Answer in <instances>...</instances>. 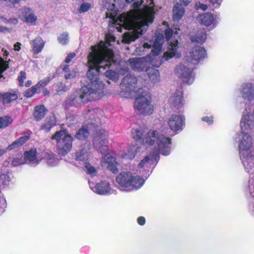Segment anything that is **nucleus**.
<instances>
[{"mask_svg":"<svg viewBox=\"0 0 254 254\" xmlns=\"http://www.w3.org/2000/svg\"><path fill=\"white\" fill-rule=\"evenodd\" d=\"M87 59L89 70L87 76L90 82L86 86L70 95L65 102L64 106L66 108L80 107L87 101L103 95L104 84L98 77V75L114 62V54L107 48L105 42L101 41L98 45L91 46V52Z\"/></svg>","mask_w":254,"mask_h":254,"instance_id":"obj_1","label":"nucleus"},{"mask_svg":"<svg viewBox=\"0 0 254 254\" xmlns=\"http://www.w3.org/2000/svg\"><path fill=\"white\" fill-rule=\"evenodd\" d=\"M133 9L122 13L115 23L122 25L125 29L132 30L124 34L123 42L129 44L146 31L149 24L154 18L153 0H141L133 3Z\"/></svg>","mask_w":254,"mask_h":254,"instance_id":"obj_2","label":"nucleus"},{"mask_svg":"<svg viewBox=\"0 0 254 254\" xmlns=\"http://www.w3.org/2000/svg\"><path fill=\"white\" fill-rule=\"evenodd\" d=\"M143 142L148 144L147 149L149 155L141 160L138 165L140 168L149 167L154 160H159V153L165 156L170 153L171 139L160 134L157 130L150 131Z\"/></svg>","mask_w":254,"mask_h":254,"instance_id":"obj_3","label":"nucleus"},{"mask_svg":"<svg viewBox=\"0 0 254 254\" xmlns=\"http://www.w3.org/2000/svg\"><path fill=\"white\" fill-rule=\"evenodd\" d=\"M238 143L239 153L244 168L247 172L252 173L254 171V150L252 138L249 132L241 131L236 137Z\"/></svg>","mask_w":254,"mask_h":254,"instance_id":"obj_4","label":"nucleus"},{"mask_svg":"<svg viewBox=\"0 0 254 254\" xmlns=\"http://www.w3.org/2000/svg\"><path fill=\"white\" fill-rule=\"evenodd\" d=\"M93 145L103 155L101 162V165L109 169L113 173L118 172L117 162L114 157L111 156L108 152V132L104 129H100L97 131L93 138Z\"/></svg>","mask_w":254,"mask_h":254,"instance_id":"obj_5","label":"nucleus"},{"mask_svg":"<svg viewBox=\"0 0 254 254\" xmlns=\"http://www.w3.org/2000/svg\"><path fill=\"white\" fill-rule=\"evenodd\" d=\"M116 181L120 190L131 191L141 188L144 183V180L133 171H125L121 173Z\"/></svg>","mask_w":254,"mask_h":254,"instance_id":"obj_6","label":"nucleus"},{"mask_svg":"<svg viewBox=\"0 0 254 254\" xmlns=\"http://www.w3.org/2000/svg\"><path fill=\"white\" fill-rule=\"evenodd\" d=\"M134 107L137 114H151L154 111V106L151 94L147 90L139 88L137 91Z\"/></svg>","mask_w":254,"mask_h":254,"instance_id":"obj_7","label":"nucleus"},{"mask_svg":"<svg viewBox=\"0 0 254 254\" xmlns=\"http://www.w3.org/2000/svg\"><path fill=\"white\" fill-rule=\"evenodd\" d=\"M195 63L190 62L188 59L184 60L175 68V74L182 78L184 82L191 84L194 80L193 69Z\"/></svg>","mask_w":254,"mask_h":254,"instance_id":"obj_8","label":"nucleus"},{"mask_svg":"<svg viewBox=\"0 0 254 254\" xmlns=\"http://www.w3.org/2000/svg\"><path fill=\"white\" fill-rule=\"evenodd\" d=\"M178 30H179V29L176 28H175V31H174L171 28L167 29L165 30L166 38L169 41L168 50L164 53L163 58L166 61L169 60L173 57L180 58L181 57V53L178 51V40L175 38V35L178 34Z\"/></svg>","mask_w":254,"mask_h":254,"instance_id":"obj_9","label":"nucleus"},{"mask_svg":"<svg viewBox=\"0 0 254 254\" xmlns=\"http://www.w3.org/2000/svg\"><path fill=\"white\" fill-rule=\"evenodd\" d=\"M51 138L56 140L59 154L65 155L70 151L72 147V137L65 130L57 131Z\"/></svg>","mask_w":254,"mask_h":254,"instance_id":"obj_10","label":"nucleus"},{"mask_svg":"<svg viewBox=\"0 0 254 254\" xmlns=\"http://www.w3.org/2000/svg\"><path fill=\"white\" fill-rule=\"evenodd\" d=\"M240 126L242 132H249L254 129V105H246L242 115Z\"/></svg>","mask_w":254,"mask_h":254,"instance_id":"obj_11","label":"nucleus"},{"mask_svg":"<svg viewBox=\"0 0 254 254\" xmlns=\"http://www.w3.org/2000/svg\"><path fill=\"white\" fill-rule=\"evenodd\" d=\"M45 158L48 160V164L50 166H54L57 163L53 154L49 152H42L41 154H37L36 150H31L24 153L25 163L31 164L37 163L42 158Z\"/></svg>","mask_w":254,"mask_h":254,"instance_id":"obj_12","label":"nucleus"},{"mask_svg":"<svg viewBox=\"0 0 254 254\" xmlns=\"http://www.w3.org/2000/svg\"><path fill=\"white\" fill-rule=\"evenodd\" d=\"M167 124L169 128L176 134L178 131L182 130L185 125V118L181 115H172L168 118Z\"/></svg>","mask_w":254,"mask_h":254,"instance_id":"obj_13","label":"nucleus"},{"mask_svg":"<svg viewBox=\"0 0 254 254\" xmlns=\"http://www.w3.org/2000/svg\"><path fill=\"white\" fill-rule=\"evenodd\" d=\"M137 81L136 77L130 74H127L123 79L121 87L125 92H135L137 93L138 90H136Z\"/></svg>","mask_w":254,"mask_h":254,"instance_id":"obj_14","label":"nucleus"},{"mask_svg":"<svg viewBox=\"0 0 254 254\" xmlns=\"http://www.w3.org/2000/svg\"><path fill=\"white\" fill-rule=\"evenodd\" d=\"M19 17L23 21L33 25L35 24L37 19L33 10L28 7H24L19 11Z\"/></svg>","mask_w":254,"mask_h":254,"instance_id":"obj_15","label":"nucleus"},{"mask_svg":"<svg viewBox=\"0 0 254 254\" xmlns=\"http://www.w3.org/2000/svg\"><path fill=\"white\" fill-rule=\"evenodd\" d=\"M164 42V39L161 36V37H157L156 40L153 43V44H149L148 43H144L142 47H138L136 49V51L138 52L141 49H150L152 47L151 53L153 55L156 56L159 54L162 49V46Z\"/></svg>","mask_w":254,"mask_h":254,"instance_id":"obj_16","label":"nucleus"},{"mask_svg":"<svg viewBox=\"0 0 254 254\" xmlns=\"http://www.w3.org/2000/svg\"><path fill=\"white\" fill-rule=\"evenodd\" d=\"M206 56L205 50L201 47L197 46L191 49L187 55V59L190 58L191 60V62L195 63V61L203 60Z\"/></svg>","mask_w":254,"mask_h":254,"instance_id":"obj_17","label":"nucleus"},{"mask_svg":"<svg viewBox=\"0 0 254 254\" xmlns=\"http://www.w3.org/2000/svg\"><path fill=\"white\" fill-rule=\"evenodd\" d=\"M241 96L249 101L254 100V85L251 83H243L240 88Z\"/></svg>","mask_w":254,"mask_h":254,"instance_id":"obj_18","label":"nucleus"},{"mask_svg":"<svg viewBox=\"0 0 254 254\" xmlns=\"http://www.w3.org/2000/svg\"><path fill=\"white\" fill-rule=\"evenodd\" d=\"M90 189L99 194H106L111 190L109 184L107 182H101L95 185L94 183L89 182Z\"/></svg>","mask_w":254,"mask_h":254,"instance_id":"obj_19","label":"nucleus"},{"mask_svg":"<svg viewBox=\"0 0 254 254\" xmlns=\"http://www.w3.org/2000/svg\"><path fill=\"white\" fill-rule=\"evenodd\" d=\"M169 103L173 107L181 109L184 105L182 91L178 90L173 94L169 100Z\"/></svg>","mask_w":254,"mask_h":254,"instance_id":"obj_20","label":"nucleus"},{"mask_svg":"<svg viewBox=\"0 0 254 254\" xmlns=\"http://www.w3.org/2000/svg\"><path fill=\"white\" fill-rule=\"evenodd\" d=\"M128 63L135 70L142 71L146 67L147 62L145 58H134L128 60Z\"/></svg>","mask_w":254,"mask_h":254,"instance_id":"obj_21","label":"nucleus"},{"mask_svg":"<svg viewBox=\"0 0 254 254\" xmlns=\"http://www.w3.org/2000/svg\"><path fill=\"white\" fill-rule=\"evenodd\" d=\"M197 21L201 24L206 26L216 25V17L210 13H205L200 14L197 17Z\"/></svg>","mask_w":254,"mask_h":254,"instance_id":"obj_22","label":"nucleus"},{"mask_svg":"<svg viewBox=\"0 0 254 254\" xmlns=\"http://www.w3.org/2000/svg\"><path fill=\"white\" fill-rule=\"evenodd\" d=\"M45 41L40 36H37L30 42L32 52L34 54H38L41 53L44 49Z\"/></svg>","mask_w":254,"mask_h":254,"instance_id":"obj_23","label":"nucleus"},{"mask_svg":"<svg viewBox=\"0 0 254 254\" xmlns=\"http://www.w3.org/2000/svg\"><path fill=\"white\" fill-rule=\"evenodd\" d=\"M151 130H155L154 129H150L144 135V130L142 128H133L131 131L132 138L136 140H142L143 145L148 146V144L143 142L144 139L147 135L148 133Z\"/></svg>","mask_w":254,"mask_h":254,"instance_id":"obj_24","label":"nucleus"},{"mask_svg":"<svg viewBox=\"0 0 254 254\" xmlns=\"http://www.w3.org/2000/svg\"><path fill=\"white\" fill-rule=\"evenodd\" d=\"M92 124H89L87 127L83 126L79 129L75 135V138L78 140L86 139L89 135V132L91 130Z\"/></svg>","mask_w":254,"mask_h":254,"instance_id":"obj_25","label":"nucleus"},{"mask_svg":"<svg viewBox=\"0 0 254 254\" xmlns=\"http://www.w3.org/2000/svg\"><path fill=\"white\" fill-rule=\"evenodd\" d=\"M47 109L43 105H40L35 107L33 116L35 121H40L45 116Z\"/></svg>","mask_w":254,"mask_h":254,"instance_id":"obj_26","label":"nucleus"},{"mask_svg":"<svg viewBox=\"0 0 254 254\" xmlns=\"http://www.w3.org/2000/svg\"><path fill=\"white\" fill-rule=\"evenodd\" d=\"M56 124L57 120L56 117L54 115H52L46 118L44 124L41 126V128L46 132H48Z\"/></svg>","mask_w":254,"mask_h":254,"instance_id":"obj_27","label":"nucleus"},{"mask_svg":"<svg viewBox=\"0 0 254 254\" xmlns=\"http://www.w3.org/2000/svg\"><path fill=\"white\" fill-rule=\"evenodd\" d=\"M62 70L64 72V77L66 79L74 78L78 75V69L76 67L70 69L69 65H64L62 66Z\"/></svg>","mask_w":254,"mask_h":254,"instance_id":"obj_28","label":"nucleus"},{"mask_svg":"<svg viewBox=\"0 0 254 254\" xmlns=\"http://www.w3.org/2000/svg\"><path fill=\"white\" fill-rule=\"evenodd\" d=\"M173 18L176 20L181 19L183 16L185 10L183 7L182 4L177 3L173 8Z\"/></svg>","mask_w":254,"mask_h":254,"instance_id":"obj_29","label":"nucleus"},{"mask_svg":"<svg viewBox=\"0 0 254 254\" xmlns=\"http://www.w3.org/2000/svg\"><path fill=\"white\" fill-rule=\"evenodd\" d=\"M147 72L151 81L153 83H157L160 81V73L159 71L154 68H149Z\"/></svg>","mask_w":254,"mask_h":254,"instance_id":"obj_30","label":"nucleus"},{"mask_svg":"<svg viewBox=\"0 0 254 254\" xmlns=\"http://www.w3.org/2000/svg\"><path fill=\"white\" fill-rule=\"evenodd\" d=\"M29 139V136H23L20 137L18 139L14 141L12 144L9 145L7 149L8 150H12L13 149L18 148L21 145H23L26 142H27Z\"/></svg>","mask_w":254,"mask_h":254,"instance_id":"obj_31","label":"nucleus"},{"mask_svg":"<svg viewBox=\"0 0 254 254\" xmlns=\"http://www.w3.org/2000/svg\"><path fill=\"white\" fill-rule=\"evenodd\" d=\"M128 71V68H123L119 73H117L113 70H107L105 72V76L109 77L110 79L116 80L119 78V74H124Z\"/></svg>","mask_w":254,"mask_h":254,"instance_id":"obj_32","label":"nucleus"},{"mask_svg":"<svg viewBox=\"0 0 254 254\" xmlns=\"http://www.w3.org/2000/svg\"><path fill=\"white\" fill-rule=\"evenodd\" d=\"M89 150V144H87L85 149L77 152L76 153V159L80 161H85L88 158V151Z\"/></svg>","mask_w":254,"mask_h":254,"instance_id":"obj_33","label":"nucleus"},{"mask_svg":"<svg viewBox=\"0 0 254 254\" xmlns=\"http://www.w3.org/2000/svg\"><path fill=\"white\" fill-rule=\"evenodd\" d=\"M17 96L15 93H6L1 96L2 102L3 104H8L11 102L15 100Z\"/></svg>","mask_w":254,"mask_h":254,"instance_id":"obj_34","label":"nucleus"},{"mask_svg":"<svg viewBox=\"0 0 254 254\" xmlns=\"http://www.w3.org/2000/svg\"><path fill=\"white\" fill-rule=\"evenodd\" d=\"M206 38V34L203 30L198 31L195 36L191 37V40L192 42L202 43L204 42Z\"/></svg>","mask_w":254,"mask_h":254,"instance_id":"obj_35","label":"nucleus"},{"mask_svg":"<svg viewBox=\"0 0 254 254\" xmlns=\"http://www.w3.org/2000/svg\"><path fill=\"white\" fill-rule=\"evenodd\" d=\"M12 122V119L8 116L0 117V128H5Z\"/></svg>","mask_w":254,"mask_h":254,"instance_id":"obj_36","label":"nucleus"},{"mask_svg":"<svg viewBox=\"0 0 254 254\" xmlns=\"http://www.w3.org/2000/svg\"><path fill=\"white\" fill-rule=\"evenodd\" d=\"M85 168L87 173L91 176L93 177L96 175L97 173V169L90 163L85 162Z\"/></svg>","mask_w":254,"mask_h":254,"instance_id":"obj_37","label":"nucleus"},{"mask_svg":"<svg viewBox=\"0 0 254 254\" xmlns=\"http://www.w3.org/2000/svg\"><path fill=\"white\" fill-rule=\"evenodd\" d=\"M10 180L9 176L5 174L0 176V187L5 186L9 184Z\"/></svg>","mask_w":254,"mask_h":254,"instance_id":"obj_38","label":"nucleus"},{"mask_svg":"<svg viewBox=\"0 0 254 254\" xmlns=\"http://www.w3.org/2000/svg\"><path fill=\"white\" fill-rule=\"evenodd\" d=\"M51 80L50 77H47L43 79L40 80L36 85L35 86H37V89L40 92V88L45 87Z\"/></svg>","mask_w":254,"mask_h":254,"instance_id":"obj_39","label":"nucleus"},{"mask_svg":"<svg viewBox=\"0 0 254 254\" xmlns=\"http://www.w3.org/2000/svg\"><path fill=\"white\" fill-rule=\"evenodd\" d=\"M39 90L37 88L36 86H33L30 88L28 89L24 93V96L26 97H31L34 94L39 92Z\"/></svg>","mask_w":254,"mask_h":254,"instance_id":"obj_40","label":"nucleus"},{"mask_svg":"<svg viewBox=\"0 0 254 254\" xmlns=\"http://www.w3.org/2000/svg\"><path fill=\"white\" fill-rule=\"evenodd\" d=\"M59 42L63 45H65L68 42V35L67 33L61 34L58 37Z\"/></svg>","mask_w":254,"mask_h":254,"instance_id":"obj_41","label":"nucleus"},{"mask_svg":"<svg viewBox=\"0 0 254 254\" xmlns=\"http://www.w3.org/2000/svg\"><path fill=\"white\" fill-rule=\"evenodd\" d=\"M140 151V147L137 145H132L129 146L128 148V155L130 157H133L135 153Z\"/></svg>","mask_w":254,"mask_h":254,"instance_id":"obj_42","label":"nucleus"},{"mask_svg":"<svg viewBox=\"0 0 254 254\" xmlns=\"http://www.w3.org/2000/svg\"><path fill=\"white\" fill-rule=\"evenodd\" d=\"M8 67V64L6 62L4 61L0 57V78L1 77V73L6 69Z\"/></svg>","mask_w":254,"mask_h":254,"instance_id":"obj_43","label":"nucleus"},{"mask_svg":"<svg viewBox=\"0 0 254 254\" xmlns=\"http://www.w3.org/2000/svg\"><path fill=\"white\" fill-rule=\"evenodd\" d=\"M210 2V6H211L213 8H218L223 0H209Z\"/></svg>","mask_w":254,"mask_h":254,"instance_id":"obj_44","label":"nucleus"},{"mask_svg":"<svg viewBox=\"0 0 254 254\" xmlns=\"http://www.w3.org/2000/svg\"><path fill=\"white\" fill-rule=\"evenodd\" d=\"M57 91L60 93L61 92H64L67 90V87L63 83L60 82L57 84Z\"/></svg>","mask_w":254,"mask_h":254,"instance_id":"obj_45","label":"nucleus"},{"mask_svg":"<svg viewBox=\"0 0 254 254\" xmlns=\"http://www.w3.org/2000/svg\"><path fill=\"white\" fill-rule=\"evenodd\" d=\"M25 163L24 160L18 158H13L11 161V164L14 166H16Z\"/></svg>","mask_w":254,"mask_h":254,"instance_id":"obj_46","label":"nucleus"},{"mask_svg":"<svg viewBox=\"0 0 254 254\" xmlns=\"http://www.w3.org/2000/svg\"><path fill=\"white\" fill-rule=\"evenodd\" d=\"M195 7L196 9H200L205 11L207 9V5L205 4H203L199 1H197L195 4Z\"/></svg>","mask_w":254,"mask_h":254,"instance_id":"obj_47","label":"nucleus"},{"mask_svg":"<svg viewBox=\"0 0 254 254\" xmlns=\"http://www.w3.org/2000/svg\"><path fill=\"white\" fill-rule=\"evenodd\" d=\"M1 19L5 23H11L14 25H16L18 23V20L17 18H11L9 19H7L3 17H1Z\"/></svg>","mask_w":254,"mask_h":254,"instance_id":"obj_48","label":"nucleus"},{"mask_svg":"<svg viewBox=\"0 0 254 254\" xmlns=\"http://www.w3.org/2000/svg\"><path fill=\"white\" fill-rule=\"evenodd\" d=\"M91 7L90 4L88 3H82L80 8V12H85L87 11Z\"/></svg>","mask_w":254,"mask_h":254,"instance_id":"obj_49","label":"nucleus"},{"mask_svg":"<svg viewBox=\"0 0 254 254\" xmlns=\"http://www.w3.org/2000/svg\"><path fill=\"white\" fill-rule=\"evenodd\" d=\"M26 77V73L24 71H21L20 73V75L18 77V81L20 85H22L24 82V79H25Z\"/></svg>","mask_w":254,"mask_h":254,"instance_id":"obj_50","label":"nucleus"},{"mask_svg":"<svg viewBox=\"0 0 254 254\" xmlns=\"http://www.w3.org/2000/svg\"><path fill=\"white\" fill-rule=\"evenodd\" d=\"M75 54L74 53H71L69 54L65 59V62L66 63H69L71 62V60L75 57Z\"/></svg>","mask_w":254,"mask_h":254,"instance_id":"obj_51","label":"nucleus"},{"mask_svg":"<svg viewBox=\"0 0 254 254\" xmlns=\"http://www.w3.org/2000/svg\"><path fill=\"white\" fill-rule=\"evenodd\" d=\"M202 121L207 122L208 124H211L213 122V118L212 117H204L202 118Z\"/></svg>","mask_w":254,"mask_h":254,"instance_id":"obj_52","label":"nucleus"},{"mask_svg":"<svg viewBox=\"0 0 254 254\" xmlns=\"http://www.w3.org/2000/svg\"><path fill=\"white\" fill-rule=\"evenodd\" d=\"M137 223L140 225H143L145 223V219L144 217L140 216L137 218Z\"/></svg>","mask_w":254,"mask_h":254,"instance_id":"obj_53","label":"nucleus"},{"mask_svg":"<svg viewBox=\"0 0 254 254\" xmlns=\"http://www.w3.org/2000/svg\"><path fill=\"white\" fill-rule=\"evenodd\" d=\"M20 45L21 44L19 43H16V44H15L14 46L15 50L19 51L21 48Z\"/></svg>","mask_w":254,"mask_h":254,"instance_id":"obj_54","label":"nucleus"},{"mask_svg":"<svg viewBox=\"0 0 254 254\" xmlns=\"http://www.w3.org/2000/svg\"><path fill=\"white\" fill-rule=\"evenodd\" d=\"M190 0H182V3L184 5H187L190 2Z\"/></svg>","mask_w":254,"mask_h":254,"instance_id":"obj_55","label":"nucleus"},{"mask_svg":"<svg viewBox=\"0 0 254 254\" xmlns=\"http://www.w3.org/2000/svg\"><path fill=\"white\" fill-rule=\"evenodd\" d=\"M43 93L44 94V95H49V92L47 89H44L43 91Z\"/></svg>","mask_w":254,"mask_h":254,"instance_id":"obj_56","label":"nucleus"},{"mask_svg":"<svg viewBox=\"0 0 254 254\" xmlns=\"http://www.w3.org/2000/svg\"><path fill=\"white\" fill-rule=\"evenodd\" d=\"M32 84V82L30 80H28L27 81L26 83H25V86L26 87H28L30 85H31Z\"/></svg>","mask_w":254,"mask_h":254,"instance_id":"obj_57","label":"nucleus"},{"mask_svg":"<svg viewBox=\"0 0 254 254\" xmlns=\"http://www.w3.org/2000/svg\"><path fill=\"white\" fill-rule=\"evenodd\" d=\"M7 29L5 27L0 26V32H3L6 30Z\"/></svg>","mask_w":254,"mask_h":254,"instance_id":"obj_58","label":"nucleus"},{"mask_svg":"<svg viewBox=\"0 0 254 254\" xmlns=\"http://www.w3.org/2000/svg\"><path fill=\"white\" fill-rule=\"evenodd\" d=\"M5 150L0 149V156H2L5 153Z\"/></svg>","mask_w":254,"mask_h":254,"instance_id":"obj_59","label":"nucleus"},{"mask_svg":"<svg viewBox=\"0 0 254 254\" xmlns=\"http://www.w3.org/2000/svg\"><path fill=\"white\" fill-rule=\"evenodd\" d=\"M117 30H118L119 32H121V31H121L122 28H121V27H117Z\"/></svg>","mask_w":254,"mask_h":254,"instance_id":"obj_60","label":"nucleus"},{"mask_svg":"<svg viewBox=\"0 0 254 254\" xmlns=\"http://www.w3.org/2000/svg\"><path fill=\"white\" fill-rule=\"evenodd\" d=\"M134 0H126V1L127 2H131L133 1Z\"/></svg>","mask_w":254,"mask_h":254,"instance_id":"obj_61","label":"nucleus"},{"mask_svg":"<svg viewBox=\"0 0 254 254\" xmlns=\"http://www.w3.org/2000/svg\"><path fill=\"white\" fill-rule=\"evenodd\" d=\"M4 54L5 55V56H7L8 55V53L5 51H4Z\"/></svg>","mask_w":254,"mask_h":254,"instance_id":"obj_62","label":"nucleus"},{"mask_svg":"<svg viewBox=\"0 0 254 254\" xmlns=\"http://www.w3.org/2000/svg\"><path fill=\"white\" fill-rule=\"evenodd\" d=\"M166 23H166V22H164L163 24L164 25H165Z\"/></svg>","mask_w":254,"mask_h":254,"instance_id":"obj_63","label":"nucleus"}]
</instances>
